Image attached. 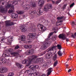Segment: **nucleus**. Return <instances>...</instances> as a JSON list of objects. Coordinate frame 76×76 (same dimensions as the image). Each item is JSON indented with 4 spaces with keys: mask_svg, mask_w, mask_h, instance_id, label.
I'll use <instances>...</instances> for the list:
<instances>
[{
    "mask_svg": "<svg viewBox=\"0 0 76 76\" xmlns=\"http://www.w3.org/2000/svg\"><path fill=\"white\" fill-rule=\"evenodd\" d=\"M74 5H75V3H73L72 4L70 5V7H73Z\"/></svg>",
    "mask_w": 76,
    "mask_h": 76,
    "instance_id": "79ce46f5",
    "label": "nucleus"
},
{
    "mask_svg": "<svg viewBox=\"0 0 76 76\" xmlns=\"http://www.w3.org/2000/svg\"><path fill=\"white\" fill-rule=\"evenodd\" d=\"M34 52V50L32 49L30 50H28L26 52V54L27 55H29V54H33Z\"/></svg>",
    "mask_w": 76,
    "mask_h": 76,
    "instance_id": "9d476101",
    "label": "nucleus"
},
{
    "mask_svg": "<svg viewBox=\"0 0 76 76\" xmlns=\"http://www.w3.org/2000/svg\"><path fill=\"white\" fill-rule=\"evenodd\" d=\"M53 33H55V34H56L57 33V32L56 31H54L53 33V32H52L51 33H50V34H49L48 37V38H50V36H51L52 35V34H53Z\"/></svg>",
    "mask_w": 76,
    "mask_h": 76,
    "instance_id": "a878e982",
    "label": "nucleus"
},
{
    "mask_svg": "<svg viewBox=\"0 0 76 76\" xmlns=\"http://www.w3.org/2000/svg\"><path fill=\"white\" fill-rule=\"evenodd\" d=\"M71 71H72V69H70L68 70V72H70Z\"/></svg>",
    "mask_w": 76,
    "mask_h": 76,
    "instance_id": "09e8293b",
    "label": "nucleus"
},
{
    "mask_svg": "<svg viewBox=\"0 0 76 76\" xmlns=\"http://www.w3.org/2000/svg\"><path fill=\"white\" fill-rule=\"evenodd\" d=\"M45 52H44L42 55H43V54H45Z\"/></svg>",
    "mask_w": 76,
    "mask_h": 76,
    "instance_id": "6e6d98bb",
    "label": "nucleus"
},
{
    "mask_svg": "<svg viewBox=\"0 0 76 76\" xmlns=\"http://www.w3.org/2000/svg\"><path fill=\"white\" fill-rule=\"evenodd\" d=\"M58 54L59 56H61L63 54L61 50H59L58 52Z\"/></svg>",
    "mask_w": 76,
    "mask_h": 76,
    "instance_id": "bb28decb",
    "label": "nucleus"
},
{
    "mask_svg": "<svg viewBox=\"0 0 76 76\" xmlns=\"http://www.w3.org/2000/svg\"><path fill=\"white\" fill-rule=\"evenodd\" d=\"M37 27L38 28H40V29H42L44 31L46 30V27H45L44 26L42 25V24H39L37 25Z\"/></svg>",
    "mask_w": 76,
    "mask_h": 76,
    "instance_id": "0eeeda50",
    "label": "nucleus"
},
{
    "mask_svg": "<svg viewBox=\"0 0 76 76\" xmlns=\"http://www.w3.org/2000/svg\"><path fill=\"white\" fill-rule=\"evenodd\" d=\"M72 37L73 38H75L76 37V33H75L74 34H72Z\"/></svg>",
    "mask_w": 76,
    "mask_h": 76,
    "instance_id": "f704fd0d",
    "label": "nucleus"
},
{
    "mask_svg": "<svg viewBox=\"0 0 76 76\" xmlns=\"http://www.w3.org/2000/svg\"><path fill=\"white\" fill-rule=\"evenodd\" d=\"M56 47H57V46L56 45L53 46L52 47L49 48L46 51L49 52V51H53V50H54L56 49Z\"/></svg>",
    "mask_w": 76,
    "mask_h": 76,
    "instance_id": "1a4fd4ad",
    "label": "nucleus"
},
{
    "mask_svg": "<svg viewBox=\"0 0 76 76\" xmlns=\"http://www.w3.org/2000/svg\"><path fill=\"white\" fill-rule=\"evenodd\" d=\"M27 76H34V75H28Z\"/></svg>",
    "mask_w": 76,
    "mask_h": 76,
    "instance_id": "bf43d9fd",
    "label": "nucleus"
},
{
    "mask_svg": "<svg viewBox=\"0 0 76 76\" xmlns=\"http://www.w3.org/2000/svg\"><path fill=\"white\" fill-rule=\"evenodd\" d=\"M74 43V42H72V43L71 45H72V44H73Z\"/></svg>",
    "mask_w": 76,
    "mask_h": 76,
    "instance_id": "0e129e2a",
    "label": "nucleus"
},
{
    "mask_svg": "<svg viewBox=\"0 0 76 76\" xmlns=\"http://www.w3.org/2000/svg\"><path fill=\"white\" fill-rule=\"evenodd\" d=\"M12 18H15L16 19L18 17V15L17 14L12 13Z\"/></svg>",
    "mask_w": 76,
    "mask_h": 76,
    "instance_id": "dca6fc26",
    "label": "nucleus"
},
{
    "mask_svg": "<svg viewBox=\"0 0 76 76\" xmlns=\"http://www.w3.org/2000/svg\"><path fill=\"white\" fill-rule=\"evenodd\" d=\"M54 37L55 38H56L57 37V36H55Z\"/></svg>",
    "mask_w": 76,
    "mask_h": 76,
    "instance_id": "5fc2aeb1",
    "label": "nucleus"
},
{
    "mask_svg": "<svg viewBox=\"0 0 76 76\" xmlns=\"http://www.w3.org/2000/svg\"><path fill=\"white\" fill-rule=\"evenodd\" d=\"M32 7H35L36 6L35 2H33L32 4Z\"/></svg>",
    "mask_w": 76,
    "mask_h": 76,
    "instance_id": "58836bf2",
    "label": "nucleus"
},
{
    "mask_svg": "<svg viewBox=\"0 0 76 76\" xmlns=\"http://www.w3.org/2000/svg\"><path fill=\"white\" fill-rule=\"evenodd\" d=\"M29 68L30 69H31L30 70H32V71H35L36 70L35 69V67H34V66L33 65H31L29 67Z\"/></svg>",
    "mask_w": 76,
    "mask_h": 76,
    "instance_id": "aec40b11",
    "label": "nucleus"
},
{
    "mask_svg": "<svg viewBox=\"0 0 76 76\" xmlns=\"http://www.w3.org/2000/svg\"><path fill=\"white\" fill-rule=\"evenodd\" d=\"M12 4H18V1H12Z\"/></svg>",
    "mask_w": 76,
    "mask_h": 76,
    "instance_id": "e433bc0d",
    "label": "nucleus"
},
{
    "mask_svg": "<svg viewBox=\"0 0 76 76\" xmlns=\"http://www.w3.org/2000/svg\"><path fill=\"white\" fill-rule=\"evenodd\" d=\"M52 5L50 4H48L46 5L44 7V10L45 11H47V10L48 9H52Z\"/></svg>",
    "mask_w": 76,
    "mask_h": 76,
    "instance_id": "423d86ee",
    "label": "nucleus"
},
{
    "mask_svg": "<svg viewBox=\"0 0 76 76\" xmlns=\"http://www.w3.org/2000/svg\"><path fill=\"white\" fill-rule=\"evenodd\" d=\"M53 3H54V1H53Z\"/></svg>",
    "mask_w": 76,
    "mask_h": 76,
    "instance_id": "69168bd1",
    "label": "nucleus"
},
{
    "mask_svg": "<svg viewBox=\"0 0 76 76\" xmlns=\"http://www.w3.org/2000/svg\"><path fill=\"white\" fill-rule=\"evenodd\" d=\"M38 57V56L35 55H33L31 56V59H28V60H24L22 61V63L23 64H31V62L33 61H35V58Z\"/></svg>",
    "mask_w": 76,
    "mask_h": 76,
    "instance_id": "f03ea898",
    "label": "nucleus"
},
{
    "mask_svg": "<svg viewBox=\"0 0 76 76\" xmlns=\"http://www.w3.org/2000/svg\"><path fill=\"white\" fill-rule=\"evenodd\" d=\"M28 42H30V41H28Z\"/></svg>",
    "mask_w": 76,
    "mask_h": 76,
    "instance_id": "338daca9",
    "label": "nucleus"
},
{
    "mask_svg": "<svg viewBox=\"0 0 76 76\" xmlns=\"http://www.w3.org/2000/svg\"><path fill=\"white\" fill-rule=\"evenodd\" d=\"M31 30L32 31H35L36 30V28L34 27H33V28L31 27Z\"/></svg>",
    "mask_w": 76,
    "mask_h": 76,
    "instance_id": "c9c22d12",
    "label": "nucleus"
},
{
    "mask_svg": "<svg viewBox=\"0 0 76 76\" xmlns=\"http://www.w3.org/2000/svg\"><path fill=\"white\" fill-rule=\"evenodd\" d=\"M23 12L22 11H19L18 12V14L20 15L21 14H23Z\"/></svg>",
    "mask_w": 76,
    "mask_h": 76,
    "instance_id": "4c0bfd02",
    "label": "nucleus"
},
{
    "mask_svg": "<svg viewBox=\"0 0 76 76\" xmlns=\"http://www.w3.org/2000/svg\"><path fill=\"white\" fill-rule=\"evenodd\" d=\"M24 47L25 48H31L32 47L31 45H25L24 46Z\"/></svg>",
    "mask_w": 76,
    "mask_h": 76,
    "instance_id": "b1692460",
    "label": "nucleus"
},
{
    "mask_svg": "<svg viewBox=\"0 0 76 76\" xmlns=\"http://www.w3.org/2000/svg\"><path fill=\"white\" fill-rule=\"evenodd\" d=\"M33 13V11H31L29 12V13L30 14H31V15L32 14V13Z\"/></svg>",
    "mask_w": 76,
    "mask_h": 76,
    "instance_id": "49530a36",
    "label": "nucleus"
},
{
    "mask_svg": "<svg viewBox=\"0 0 76 76\" xmlns=\"http://www.w3.org/2000/svg\"><path fill=\"white\" fill-rule=\"evenodd\" d=\"M20 29L22 30V32H25L26 31V29L25 28V27H24V25H21L20 27Z\"/></svg>",
    "mask_w": 76,
    "mask_h": 76,
    "instance_id": "2eb2a0df",
    "label": "nucleus"
},
{
    "mask_svg": "<svg viewBox=\"0 0 76 76\" xmlns=\"http://www.w3.org/2000/svg\"><path fill=\"white\" fill-rule=\"evenodd\" d=\"M19 48V46L18 45L15 47V49H18Z\"/></svg>",
    "mask_w": 76,
    "mask_h": 76,
    "instance_id": "37998d69",
    "label": "nucleus"
},
{
    "mask_svg": "<svg viewBox=\"0 0 76 76\" xmlns=\"http://www.w3.org/2000/svg\"><path fill=\"white\" fill-rule=\"evenodd\" d=\"M44 66H47V64H45L43 65Z\"/></svg>",
    "mask_w": 76,
    "mask_h": 76,
    "instance_id": "4d7b16f0",
    "label": "nucleus"
},
{
    "mask_svg": "<svg viewBox=\"0 0 76 76\" xmlns=\"http://www.w3.org/2000/svg\"><path fill=\"white\" fill-rule=\"evenodd\" d=\"M63 53H64V51H63Z\"/></svg>",
    "mask_w": 76,
    "mask_h": 76,
    "instance_id": "774afa93",
    "label": "nucleus"
},
{
    "mask_svg": "<svg viewBox=\"0 0 76 76\" xmlns=\"http://www.w3.org/2000/svg\"><path fill=\"white\" fill-rule=\"evenodd\" d=\"M48 72L47 76H48L49 75H50L51 73V72H53V68H49L48 70Z\"/></svg>",
    "mask_w": 76,
    "mask_h": 76,
    "instance_id": "ddd939ff",
    "label": "nucleus"
},
{
    "mask_svg": "<svg viewBox=\"0 0 76 76\" xmlns=\"http://www.w3.org/2000/svg\"><path fill=\"white\" fill-rule=\"evenodd\" d=\"M6 10H4V9L3 8V7H0V12L1 13H4L6 11H7V9L10 8L11 7V9L10 10L8 11V13H12V12H14V6L12 5H7V6H5Z\"/></svg>",
    "mask_w": 76,
    "mask_h": 76,
    "instance_id": "f257e3e1",
    "label": "nucleus"
},
{
    "mask_svg": "<svg viewBox=\"0 0 76 76\" xmlns=\"http://www.w3.org/2000/svg\"><path fill=\"white\" fill-rule=\"evenodd\" d=\"M2 5H4V3L3 2L2 3Z\"/></svg>",
    "mask_w": 76,
    "mask_h": 76,
    "instance_id": "680f3d73",
    "label": "nucleus"
},
{
    "mask_svg": "<svg viewBox=\"0 0 76 76\" xmlns=\"http://www.w3.org/2000/svg\"><path fill=\"white\" fill-rule=\"evenodd\" d=\"M13 51H14V50L13 49L10 48L7 50V51L8 52H9V53H11L12 52H13Z\"/></svg>",
    "mask_w": 76,
    "mask_h": 76,
    "instance_id": "393cba45",
    "label": "nucleus"
},
{
    "mask_svg": "<svg viewBox=\"0 0 76 76\" xmlns=\"http://www.w3.org/2000/svg\"><path fill=\"white\" fill-rule=\"evenodd\" d=\"M58 61L57 60H56V61L53 64V66L54 67H56V66H57V64H58Z\"/></svg>",
    "mask_w": 76,
    "mask_h": 76,
    "instance_id": "2f4dec72",
    "label": "nucleus"
},
{
    "mask_svg": "<svg viewBox=\"0 0 76 76\" xmlns=\"http://www.w3.org/2000/svg\"><path fill=\"white\" fill-rule=\"evenodd\" d=\"M66 67H68V66H69V64H66Z\"/></svg>",
    "mask_w": 76,
    "mask_h": 76,
    "instance_id": "13d9d810",
    "label": "nucleus"
},
{
    "mask_svg": "<svg viewBox=\"0 0 76 76\" xmlns=\"http://www.w3.org/2000/svg\"><path fill=\"white\" fill-rule=\"evenodd\" d=\"M37 34L35 33H30L28 36H27L28 39L29 40H31L33 39H35L36 38Z\"/></svg>",
    "mask_w": 76,
    "mask_h": 76,
    "instance_id": "7ed1b4c3",
    "label": "nucleus"
},
{
    "mask_svg": "<svg viewBox=\"0 0 76 76\" xmlns=\"http://www.w3.org/2000/svg\"><path fill=\"white\" fill-rule=\"evenodd\" d=\"M68 60H72V58H68Z\"/></svg>",
    "mask_w": 76,
    "mask_h": 76,
    "instance_id": "864d4df0",
    "label": "nucleus"
},
{
    "mask_svg": "<svg viewBox=\"0 0 76 76\" xmlns=\"http://www.w3.org/2000/svg\"><path fill=\"white\" fill-rule=\"evenodd\" d=\"M60 1L58 0L56 1V3L57 4L58 3H60Z\"/></svg>",
    "mask_w": 76,
    "mask_h": 76,
    "instance_id": "a18cd8bd",
    "label": "nucleus"
},
{
    "mask_svg": "<svg viewBox=\"0 0 76 76\" xmlns=\"http://www.w3.org/2000/svg\"><path fill=\"white\" fill-rule=\"evenodd\" d=\"M72 25H74V24H75V22H74V21H73L72 23Z\"/></svg>",
    "mask_w": 76,
    "mask_h": 76,
    "instance_id": "603ef678",
    "label": "nucleus"
},
{
    "mask_svg": "<svg viewBox=\"0 0 76 76\" xmlns=\"http://www.w3.org/2000/svg\"><path fill=\"white\" fill-rule=\"evenodd\" d=\"M59 38H61L63 40H65L66 39V42H68L69 41V39H67L66 37L65 36V35L64 34H60L58 36Z\"/></svg>",
    "mask_w": 76,
    "mask_h": 76,
    "instance_id": "39448f33",
    "label": "nucleus"
},
{
    "mask_svg": "<svg viewBox=\"0 0 76 76\" xmlns=\"http://www.w3.org/2000/svg\"><path fill=\"white\" fill-rule=\"evenodd\" d=\"M7 71H8V69L6 68H4L0 69V72L2 73H6L7 72Z\"/></svg>",
    "mask_w": 76,
    "mask_h": 76,
    "instance_id": "6e6552de",
    "label": "nucleus"
},
{
    "mask_svg": "<svg viewBox=\"0 0 76 76\" xmlns=\"http://www.w3.org/2000/svg\"><path fill=\"white\" fill-rule=\"evenodd\" d=\"M44 0H39L38 2V4L41 7H42L44 5Z\"/></svg>",
    "mask_w": 76,
    "mask_h": 76,
    "instance_id": "4468645a",
    "label": "nucleus"
},
{
    "mask_svg": "<svg viewBox=\"0 0 76 76\" xmlns=\"http://www.w3.org/2000/svg\"><path fill=\"white\" fill-rule=\"evenodd\" d=\"M14 75V73L13 72H10L8 74V76H13Z\"/></svg>",
    "mask_w": 76,
    "mask_h": 76,
    "instance_id": "c85d7f7f",
    "label": "nucleus"
},
{
    "mask_svg": "<svg viewBox=\"0 0 76 76\" xmlns=\"http://www.w3.org/2000/svg\"><path fill=\"white\" fill-rule=\"evenodd\" d=\"M21 40L22 41H25L26 40V37L24 35H22L21 37Z\"/></svg>",
    "mask_w": 76,
    "mask_h": 76,
    "instance_id": "412c9836",
    "label": "nucleus"
},
{
    "mask_svg": "<svg viewBox=\"0 0 76 76\" xmlns=\"http://www.w3.org/2000/svg\"><path fill=\"white\" fill-rule=\"evenodd\" d=\"M9 56L7 55V54H5L4 57H9Z\"/></svg>",
    "mask_w": 76,
    "mask_h": 76,
    "instance_id": "8fccbe9b",
    "label": "nucleus"
},
{
    "mask_svg": "<svg viewBox=\"0 0 76 76\" xmlns=\"http://www.w3.org/2000/svg\"><path fill=\"white\" fill-rule=\"evenodd\" d=\"M26 8V9L25 10H28V9H29V7H25V9Z\"/></svg>",
    "mask_w": 76,
    "mask_h": 76,
    "instance_id": "de8ad7c7",
    "label": "nucleus"
},
{
    "mask_svg": "<svg viewBox=\"0 0 76 76\" xmlns=\"http://www.w3.org/2000/svg\"><path fill=\"white\" fill-rule=\"evenodd\" d=\"M7 60H6V59L4 58L3 59L2 58H0V64H5L6 63Z\"/></svg>",
    "mask_w": 76,
    "mask_h": 76,
    "instance_id": "9b49d317",
    "label": "nucleus"
},
{
    "mask_svg": "<svg viewBox=\"0 0 76 76\" xmlns=\"http://www.w3.org/2000/svg\"><path fill=\"white\" fill-rule=\"evenodd\" d=\"M27 73L29 75H31V76H40L39 75V73H32V70L31 69H29L27 71H26Z\"/></svg>",
    "mask_w": 76,
    "mask_h": 76,
    "instance_id": "20e7f679",
    "label": "nucleus"
},
{
    "mask_svg": "<svg viewBox=\"0 0 76 76\" xmlns=\"http://www.w3.org/2000/svg\"><path fill=\"white\" fill-rule=\"evenodd\" d=\"M57 54H55L52 57V60L53 61H56L57 60Z\"/></svg>",
    "mask_w": 76,
    "mask_h": 76,
    "instance_id": "5701e85b",
    "label": "nucleus"
},
{
    "mask_svg": "<svg viewBox=\"0 0 76 76\" xmlns=\"http://www.w3.org/2000/svg\"><path fill=\"white\" fill-rule=\"evenodd\" d=\"M57 47L59 50H61V45H57Z\"/></svg>",
    "mask_w": 76,
    "mask_h": 76,
    "instance_id": "72a5a7b5",
    "label": "nucleus"
},
{
    "mask_svg": "<svg viewBox=\"0 0 76 76\" xmlns=\"http://www.w3.org/2000/svg\"><path fill=\"white\" fill-rule=\"evenodd\" d=\"M14 25L13 23L10 22L9 21H7L6 23V26H10L11 25Z\"/></svg>",
    "mask_w": 76,
    "mask_h": 76,
    "instance_id": "f8f14e48",
    "label": "nucleus"
},
{
    "mask_svg": "<svg viewBox=\"0 0 76 76\" xmlns=\"http://www.w3.org/2000/svg\"><path fill=\"white\" fill-rule=\"evenodd\" d=\"M5 39H6V38H3L2 39H1V42H4Z\"/></svg>",
    "mask_w": 76,
    "mask_h": 76,
    "instance_id": "ea45409f",
    "label": "nucleus"
},
{
    "mask_svg": "<svg viewBox=\"0 0 76 76\" xmlns=\"http://www.w3.org/2000/svg\"><path fill=\"white\" fill-rule=\"evenodd\" d=\"M41 76H46V75H45V74H42V75H41Z\"/></svg>",
    "mask_w": 76,
    "mask_h": 76,
    "instance_id": "3c124183",
    "label": "nucleus"
},
{
    "mask_svg": "<svg viewBox=\"0 0 76 76\" xmlns=\"http://www.w3.org/2000/svg\"><path fill=\"white\" fill-rule=\"evenodd\" d=\"M58 20H64L66 19V17L64 16L58 17L57 18Z\"/></svg>",
    "mask_w": 76,
    "mask_h": 76,
    "instance_id": "6ab92c4d",
    "label": "nucleus"
},
{
    "mask_svg": "<svg viewBox=\"0 0 76 76\" xmlns=\"http://www.w3.org/2000/svg\"><path fill=\"white\" fill-rule=\"evenodd\" d=\"M16 65L19 67V68H21L22 67V65L21 64H19L18 63H16Z\"/></svg>",
    "mask_w": 76,
    "mask_h": 76,
    "instance_id": "cd10ccee",
    "label": "nucleus"
},
{
    "mask_svg": "<svg viewBox=\"0 0 76 76\" xmlns=\"http://www.w3.org/2000/svg\"><path fill=\"white\" fill-rule=\"evenodd\" d=\"M61 22H62V20H60L59 21V23H61Z\"/></svg>",
    "mask_w": 76,
    "mask_h": 76,
    "instance_id": "052dcab7",
    "label": "nucleus"
},
{
    "mask_svg": "<svg viewBox=\"0 0 76 76\" xmlns=\"http://www.w3.org/2000/svg\"><path fill=\"white\" fill-rule=\"evenodd\" d=\"M11 54L13 56H17V53H11Z\"/></svg>",
    "mask_w": 76,
    "mask_h": 76,
    "instance_id": "473e14b6",
    "label": "nucleus"
},
{
    "mask_svg": "<svg viewBox=\"0 0 76 76\" xmlns=\"http://www.w3.org/2000/svg\"><path fill=\"white\" fill-rule=\"evenodd\" d=\"M12 39H13V37H12V36H10L8 37V42L10 43V44H11V43H12Z\"/></svg>",
    "mask_w": 76,
    "mask_h": 76,
    "instance_id": "a211bd4d",
    "label": "nucleus"
},
{
    "mask_svg": "<svg viewBox=\"0 0 76 76\" xmlns=\"http://www.w3.org/2000/svg\"><path fill=\"white\" fill-rule=\"evenodd\" d=\"M34 69H35H35H38V68L39 67V66L38 65H36L34 66Z\"/></svg>",
    "mask_w": 76,
    "mask_h": 76,
    "instance_id": "a19ab883",
    "label": "nucleus"
},
{
    "mask_svg": "<svg viewBox=\"0 0 76 76\" xmlns=\"http://www.w3.org/2000/svg\"><path fill=\"white\" fill-rule=\"evenodd\" d=\"M46 46L45 45H43L41 48V49H42V50H45V49H46Z\"/></svg>",
    "mask_w": 76,
    "mask_h": 76,
    "instance_id": "c756f323",
    "label": "nucleus"
},
{
    "mask_svg": "<svg viewBox=\"0 0 76 76\" xmlns=\"http://www.w3.org/2000/svg\"><path fill=\"white\" fill-rule=\"evenodd\" d=\"M39 14L38 15H42L43 14V9H40V10L39 12Z\"/></svg>",
    "mask_w": 76,
    "mask_h": 76,
    "instance_id": "4be33fe9",
    "label": "nucleus"
},
{
    "mask_svg": "<svg viewBox=\"0 0 76 76\" xmlns=\"http://www.w3.org/2000/svg\"><path fill=\"white\" fill-rule=\"evenodd\" d=\"M41 60H42V59L41 58H37L36 61V63H38V61H41Z\"/></svg>",
    "mask_w": 76,
    "mask_h": 76,
    "instance_id": "7c9ffc66",
    "label": "nucleus"
},
{
    "mask_svg": "<svg viewBox=\"0 0 76 76\" xmlns=\"http://www.w3.org/2000/svg\"><path fill=\"white\" fill-rule=\"evenodd\" d=\"M73 56V55H72V54H71V55L70 56H69V57H70V56Z\"/></svg>",
    "mask_w": 76,
    "mask_h": 76,
    "instance_id": "e2e57ef3",
    "label": "nucleus"
},
{
    "mask_svg": "<svg viewBox=\"0 0 76 76\" xmlns=\"http://www.w3.org/2000/svg\"><path fill=\"white\" fill-rule=\"evenodd\" d=\"M45 57L46 59H50L51 58L50 56V53H48L45 55Z\"/></svg>",
    "mask_w": 76,
    "mask_h": 76,
    "instance_id": "f3484780",
    "label": "nucleus"
},
{
    "mask_svg": "<svg viewBox=\"0 0 76 76\" xmlns=\"http://www.w3.org/2000/svg\"><path fill=\"white\" fill-rule=\"evenodd\" d=\"M67 6V4H65L64 5L63 7V9H65L66 8V7Z\"/></svg>",
    "mask_w": 76,
    "mask_h": 76,
    "instance_id": "c03bdc74",
    "label": "nucleus"
}]
</instances>
